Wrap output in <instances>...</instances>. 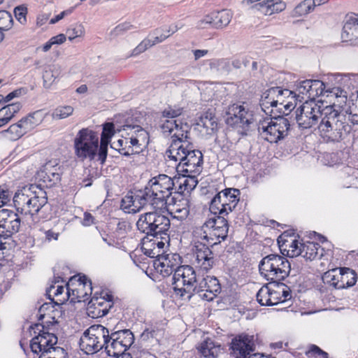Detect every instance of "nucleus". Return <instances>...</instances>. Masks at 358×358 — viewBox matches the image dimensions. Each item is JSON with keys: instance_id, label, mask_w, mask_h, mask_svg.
I'll use <instances>...</instances> for the list:
<instances>
[{"instance_id": "obj_1", "label": "nucleus", "mask_w": 358, "mask_h": 358, "mask_svg": "<svg viewBox=\"0 0 358 358\" xmlns=\"http://www.w3.org/2000/svg\"><path fill=\"white\" fill-rule=\"evenodd\" d=\"M168 159L176 163V170L178 176L173 178L175 185H178V190L175 193L182 194L193 190L198 184L197 176L202 171V152L195 150L184 153L178 157H171Z\"/></svg>"}, {"instance_id": "obj_2", "label": "nucleus", "mask_w": 358, "mask_h": 358, "mask_svg": "<svg viewBox=\"0 0 358 358\" xmlns=\"http://www.w3.org/2000/svg\"><path fill=\"white\" fill-rule=\"evenodd\" d=\"M290 124L288 119L272 117L263 109L252 111L248 118V131H257L259 136L271 143H278L287 136Z\"/></svg>"}, {"instance_id": "obj_3", "label": "nucleus", "mask_w": 358, "mask_h": 358, "mask_svg": "<svg viewBox=\"0 0 358 358\" xmlns=\"http://www.w3.org/2000/svg\"><path fill=\"white\" fill-rule=\"evenodd\" d=\"M159 127L164 135H171V142L166 152L167 159L178 157L193 150L194 145L190 141L189 127L187 124L178 122L175 119L161 118Z\"/></svg>"}, {"instance_id": "obj_4", "label": "nucleus", "mask_w": 358, "mask_h": 358, "mask_svg": "<svg viewBox=\"0 0 358 358\" xmlns=\"http://www.w3.org/2000/svg\"><path fill=\"white\" fill-rule=\"evenodd\" d=\"M318 126L320 136L327 142H338L341 141L351 130L345 113L338 111L334 106H327L324 110Z\"/></svg>"}, {"instance_id": "obj_5", "label": "nucleus", "mask_w": 358, "mask_h": 358, "mask_svg": "<svg viewBox=\"0 0 358 358\" xmlns=\"http://www.w3.org/2000/svg\"><path fill=\"white\" fill-rule=\"evenodd\" d=\"M225 216L217 214L208 218L201 227L194 231L195 236L206 241L211 247L225 240L229 231Z\"/></svg>"}, {"instance_id": "obj_6", "label": "nucleus", "mask_w": 358, "mask_h": 358, "mask_svg": "<svg viewBox=\"0 0 358 358\" xmlns=\"http://www.w3.org/2000/svg\"><path fill=\"white\" fill-rule=\"evenodd\" d=\"M259 270L261 275L269 282L282 281L289 275L291 265L287 258L271 254L260 261Z\"/></svg>"}, {"instance_id": "obj_7", "label": "nucleus", "mask_w": 358, "mask_h": 358, "mask_svg": "<svg viewBox=\"0 0 358 358\" xmlns=\"http://www.w3.org/2000/svg\"><path fill=\"white\" fill-rule=\"evenodd\" d=\"M174 187V178L166 174H159L149 180L145 187L153 201L152 209L162 210L166 206Z\"/></svg>"}, {"instance_id": "obj_8", "label": "nucleus", "mask_w": 358, "mask_h": 358, "mask_svg": "<svg viewBox=\"0 0 358 358\" xmlns=\"http://www.w3.org/2000/svg\"><path fill=\"white\" fill-rule=\"evenodd\" d=\"M153 210L139 215L136 222L138 230L146 235L169 234V218L160 213L159 210Z\"/></svg>"}, {"instance_id": "obj_9", "label": "nucleus", "mask_w": 358, "mask_h": 358, "mask_svg": "<svg viewBox=\"0 0 358 358\" xmlns=\"http://www.w3.org/2000/svg\"><path fill=\"white\" fill-rule=\"evenodd\" d=\"M99 136L89 129L78 131L74 139L75 155L81 161H92L98 157Z\"/></svg>"}, {"instance_id": "obj_10", "label": "nucleus", "mask_w": 358, "mask_h": 358, "mask_svg": "<svg viewBox=\"0 0 358 358\" xmlns=\"http://www.w3.org/2000/svg\"><path fill=\"white\" fill-rule=\"evenodd\" d=\"M108 336L107 328L101 324L92 325L80 337V348L87 355H93L102 349L106 351Z\"/></svg>"}, {"instance_id": "obj_11", "label": "nucleus", "mask_w": 358, "mask_h": 358, "mask_svg": "<svg viewBox=\"0 0 358 358\" xmlns=\"http://www.w3.org/2000/svg\"><path fill=\"white\" fill-rule=\"evenodd\" d=\"M197 280L193 267L189 265L181 266L175 271L173 276V285L176 294L181 297L187 295V299L189 300L194 296Z\"/></svg>"}, {"instance_id": "obj_12", "label": "nucleus", "mask_w": 358, "mask_h": 358, "mask_svg": "<svg viewBox=\"0 0 358 358\" xmlns=\"http://www.w3.org/2000/svg\"><path fill=\"white\" fill-rule=\"evenodd\" d=\"M324 285L334 289L353 287L358 279L357 274L348 267L335 268L324 272L322 277Z\"/></svg>"}, {"instance_id": "obj_13", "label": "nucleus", "mask_w": 358, "mask_h": 358, "mask_svg": "<svg viewBox=\"0 0 358 358\" xmlns=\"http://www.w3.org/2000/svg\"><path fill=\"white\" fill-rule=\"evenodd\" d=\"M240 194V190L236 188H226L219 192L210 201V211L213 215H227L236 207Z\"/></svg>"}, {"instance_id": "obj_14", "label": "nucleus", "mask_w": 358, "mask_h": 358, "mask_svg": "<svg viewBox=\"0 0 358 358\" xmlns=\"http://www.w3.org/2000/svg\"><path fill=\"white\" fill-rule=\"evenodd\" d=\"M29 331L30 334L34 336L30 342V348L35 354H42L57 343L55 334L45 331V327L39 323L31 325Z\"/></svg>"}, {"instance_id": "obj_15", "label": "nucleus", "mask_w": 358, "mask_h": 358, "mask_svg": "<svg viewBox=\"0 0 358 358\" xmlns=\"http://www.w3.org/2000/svg\"><path fill=\"white\" fill-rule=\"evenodd\" d=\"M134 341L133 333L129 329L117 331L110 334L106 344V352L108 356H115L125 352Z\"/></svg>"}, {"instance_id": "obj_16", "label": "nucleus", "mask_w": 358, "mask_h": 358, "mask_svg": "<svg viewBox=\"0 0 358 358\" xmlns=\"http://www.w3.org/2000/svg\"><path fill=\"white\" fill-rule=\"evenodd\" d=\"M322 113L320 106L315 101H306L296 110V120L299 128L310 129L315 126Z\"/></svg>"}, {"instance_id": "obj_17", "label": "nucleus", "mask_w": 358, "mask_h": 358, "mask_svg": "<svg viewBox=\"0 0 358 358\" xmlns=\"http://www.w3.org/2000/svg\"><path fill=\"white\" fill-rule=\"evenodd\" d=\"M152 199L145 187L124 196L121 201V208L128 213L139 212L145 206L152 208Z\"/></svg>"}, {"instance_id": "obj_18", "label": "nucleus", "mask_w": 358, "mask_h": 358, "mask_svg": "<svg viewBox=\"0 0 358 358\" xmlns=\"http://www.w3.org/2000/svg\"><path fill=\"white\" fill-rule=\"evenodd\" d=\"M210 245L198 238L192 248L193 262L194 266L203 271H208L215 264L214 254L210 249Z\"/></svg>"}, {"instance_id": "obj_19", "label": "nucleus", "mask_w": 358, "mask_h": 358, "mask_svg": "<svg viewBox=\"0 0 358 358\" xmlns=\"http://www.w3.org/2000/svg\"><path fill=\"white\" fill-rule=\"evenodd\" d=\"M21 220L18 215L13 210H0V238L6 240L18 232Z\"/></svg>"}, {"instance_id": "obj_20", "label": "nucleus", "mask_w": 358, "mask_h": 358, "mask_svg": "<svg viewBox=\"0 0 358 358\" xmlns=\"http://www.w3.org/2000/svg\"><path fill=\"white\" fill-rule=\"evenodd\" d=\"M221 292L219 280L213 276L207 275L198 280L194 290V296L198 295L203 300L210 301Z\"/></svg>"}, {"instance_id": "obj_21", "label": "nucleus", "mask_w": 358, "mask_h": 358, "mask_svg": "<svg viewBox=\"0 0 358 358\" xmlns=\"http://www.w3.org/2000/svg\"><path fill=\"white\" fill-rule=\"evenodd\" d=\"M168 210L173 219L182 221L189 213V201L182 194L175 193L168 200Z\"/></svg>"}, {"instance_id": "obj_22", "label": "nucleus", "mask_w": 358, "mask_h": 358, "mask_svg": "<svg viewBox=\"0 0 358 358\" xmlns=\"http://www.w3.org/2000/svg\"><path fill=\"white\" fill-rule=\"evenodd\" d=\"M278 243L281 253L289 257L299 256L301 254V244L299 236L294 233L283 232L278 238Z\"/></svg>"}, {"instance_id": "obj_23", "label": "nucleus", "mask_w": 358, "mask_h": 358, "mask_svg": "<svg viewBox=\"0 0 358 358\" xmlns=\"http://www.w3.org/2000/svg\"><path fill=\"white\" fill-rule=\"evenodd\" d=\"M181 257L178 254H163L155 262L156 269L164 276H169L180 267Z\"/></svg>"}, {"instance_id": "obj_24", "label": "nucleus", "mask_w": 358, "mask_h": 358, "mask_svg": "<svg viewBox=\"0 0 358 358\" xmlns=\"http://www.w3.org/2000/svg\"><path fill=\"white\" fill-rule=\"evenodd\" d=\"M113 296L106 294L103 296L93 297L88 304V315L93 318L106 315L113 306Z\"/></svg>"}, {"instance_id": "obj_25", "label": "nucleus", "mask_w": 358, "mask_h": 358, "mask_svg": "<svg viewBox=\"0 0 358 358\" xmlns=\"http://www.w3.org/2000/svg\"><path fill=\"white\" fill-rule=\"evenodd\" d=\"M226 122L228 125L236 129L242 135L246 134V111L243 106L234 104L229 108Z\"/></svg>"}, {"instance_id": "obj_26", "label": "nucleus", "mask_w": 358, "mask_h": 358, "mask_svg": "<svg viewBox=\"0 0 358 358\" xmlns=\"http://www.w3.org/2000/svg\"><path fill=\"white\" fill-rule=\"evenodd\" d=\"M124 131H128L127 136L131 138V144L136 147V152L138 153L147 146L149 142L148 131L139 125L126 124Z\"/></svg>"}, {"instance_id": "obj_27", "label": "nucleus", "mask_w": 358, "mask_h": 358, "mask_svg": "<svg viewBox=\"0 0 358 358\" xmlns=\"http://www.w3.org/2000/svg\"><path fill=\"white\" fill-rule=\"evenodd\" d=\"M268 289L270 292L269 299L271 305H277L285 302L292 298V291L287 285L281 281L270 282Z\"/></svg>"}, {"instance_id": "obj_28", "label": "nucleus", "mask_w": 358, "mask_h": 358, "mask_svg": "<svg viewBox=\"0 0 358 358\" xmlns=\"http://www.w3.org/2000/svg\"><path fill=\"white\" fill-rule=\"evenodd\" d=\"M31 199L27 203V210H23L22 214L36 215L47 203L48 198L45 191L36 185V189H33Z\"/></svg>"}, {"instance_id": "obj_29", "label": "nucleus", "mask_w": 358, "mask_h": 358, "mask_svg": "<svg viewBox=\"0 0 358 358\" xmlns=\"http://www.w3.org/2000/svg\"><path fill=\"white\" fill-rule=\"evenodd\" d=\"M343 42L358 43V14L347 16L341 33Z\"/></svg>"}, {"instance_id": "obj_30", "label": "nucleus", "mask_w": 358, "mask_h": 358, "mask_svg": "<svg viewBox=\"0 0 358 358\" xmlns=\"http://www.w3.org/2000/svg\"><path fill=\"white\" fill-rule=\"evenodd\" d=\"M231 17V13L228 10L214 12L206 15L203 20H201L199 26H202L203 24H208L214 28L222 29L229 24Z\"/></svg>"}, {"instance_id": "obj_31", "label": "nucleus", "mask_w": 358, "mask_h": 358, "mask_svg": "<svg viewBox=\"0 0 358 358\" xmlns=\"http://www.w3.org/2000/svg\"><path fill=\"white\" fill-rule=\"evenodd\" d=\"M164 324L163 322H157L145 329L141 334V338L143 341L147 342L149 345L154 347L160 343L164 338Z\"/></svg>"}, {"instance_id": "obj_32", "label": "nucleus", "mask_w": 358, "mask_h": 358, "mask_svg": "<svg viewBox=\"0 0 358 358\" xmlns=\"http://www.w3.org/2000/svg\"><path fill=\"white\" fill-rule=\"evenodd\" d=\"M34 189H36L35 184L25 185L17 189L13 196V202L17 212L22 213L23 210H27V203L31 199Z\"/></svg>"}, {"instance_id": "obj_33", "label": "nucleus", "mask_w": 358, "mask_h": 358, "mask_svg": "<svg viewBox=\"0 0 358 358\" xmlns=\"http://www.w3.org/2000/svg\"><path fill=\"white\" fill-rule=\"evenodd\" d=\"M280 94L288 96L291 94V90L282 89L280 87L268 89L266 92V95L262 100V106L268 108L269 106L277 107L278 103H283L282 96Z\"/></svg>"}, {"instance_id": "obj_34", "label": "nucleus", "mask_w": 358, "mask_h": 358, "mask_svg": "<svg viewBox=\"0 0 358 358\" xmlns=\"http://www.w3.org/2000/svg\"><path fill=\"white\" fill-rule=\"evenodd\" d=\"M286 7V3L282 0H264L252 6L265 15L281 13Z\"/></svg>"}, {"instance_id": "obj_35", "label": "nucleus", "mask_w": 358, "mask_h": 358, "mask_svg": "<svg viewBox=\"0 0 358 358\" xmlns=\"http://www.w3.org/2000/svg\"><path fill=\"white\" fill-rule=\"evenodd\" d=\"M301 251L303 258L309 260L320 259L324 255V249L318 243L306 241L301 244Z\"/></svg>"}, {"instance_id": "obj_36", "label": "nucleus", "mask_w": 358, "mask_h": 358, "mask_svg": "<svg viewBox=\"0 0 358 358\" xmlns=\"http://www.w3.org/2000/svg\"><path fill=\"white\" fill-rule=\"evenodd\" d=\"M45 118L42 110H37L22 118L20 122L25 134L41 124Z\"/></svg>"}, {"instance_id": "obj_37", "label": "nucleus", "mask_w": 358, "mask_h": 358, "mask_svg": "<svg viewBox=\"0 0 358 358\" xmlns=\"http://www.w3.org/2000/svg\"><path fill=\"white\" fill-rule=\"evenodd\" d=\"M58 299L54 301L50 299V301L44 303L38 309V320H43L44 318L54 320L55 317H59L61 311L58 309L60 305L63 303H57Z\"/></svg>"}, {"instance_id": "obj_38", "label": "nucleus", "mask_w": 358, "mask_h": 358, "mask_svg": "<svg viewBox=\"0 0 358 358\" xmlns=\"http://www.w3.org/2000/svg\"><path fill=\"white\" fill-rule=\"evenodd\" d=\"M222 350L221 345L212 338H206L199 348V352L206 358H216Z\"/></svg>"}, {"instance_id": "obj_39", "label": "nucleus", "mask_w": 358, "mask_h": 358, "mask_svg": "<svg viewBox=\"0 0 358 358\" xmlns=\"http://www.w3.org/2000/svg\"><path fill=\"white\" fill-rule=\"evenodd\" d=\"M197 125L202 127L207 135H213L217 130V118L211 112H206L201 115Z\"/></svg>"}, {"instance_id": "obj_40", "label": "nucleus", "mask_w": 358, "mask_h": 358, "mask_svg": "<svg viewBox=\"0 0 358 358\" xmlns=\"http://www.w3.org/2000/svg\"><path fill=\"white\" fill-rule=\"evenodd\" d=\"M231 354L236 358L246 357V334L235 336L230 345Z\"/></svg>"}, {"instance_id": "obj_41", "label": "nucleus", "mask_w": 358, "mask_h": 358, "mask_svg": "<svg viewBox=\"0 0 358 358\" xmlns=\"http://www.w3.org/2000/svg\"><path fill=\"white\" fill-rule=\"evenodd\" d=\"M131 138L127 136H122L117 141L111 143V148L117 150L120 155L124 156H129L136 152V147L131 144Z\"/></svg>"}, {"instance_id": "obj_42", "label": "nucleus", "mask_w": 358, "mask_h": 358, "mask_svg": "<svg viewBox=\"0 0 358 358\" xmlns=\"http://www.w3.org/2000/svg\"><path fill=\"white\" fill-rule=\"evenodd\" d=\"M22 108L20 102L8 104L0 109V121L1 124H7Z\"/></svg>"}, {"instance_id": "obj_43", "label": "nucleus", "mask_w": 358, "mask_h": 358, "mask_svg": "<svg viewBox=\"0 0 358 358\" xmlns=\"http://www.w3.org/2000/svg\"><path fill=\"white\" fill-rule=\"evenodd\" d=\"M62 69L59 65L52 64L47 66L43 73V84L48 88L61 75Z\"/></svg>"}, {"instance_id": "obj_44", "label": "nucleus", "mask_w": 358, "mask_h": 358, "mask_svg": "<svg viewBox=\"0 0 358 358\" xmlns=\"http://www.w3.org/2000/svg\"><path fill=\"white\" fill-rule=\"evenodd\" d=\"M78 287H76V297L84 299L92 291V282L86 275H79L78 278Z\"/></svg>"}, {"instance_id": "obj_45", "label": "nucleus", "mask_w": 358, "mask_h": 358, "mask_svg": "<svg viewBox=\"0 0 358 358\" xmlns=\"http://www.w3.org/2000/svg\"><path fill=\"white\" fill-rule=\"evenodd\" d=\"M311 82L308 101L315 102L316 98L324 95L325 92H331L329 89H327L325 84L320 80H311Z\"/></svg>"}, {"instance_id": "obj_46", "label": "nucleus", "mask_w": 358, "mask_h": 358, "mask_svg": "<svg viewBox=\"0 0 358 358\" xmlns=\"http://www.w3.org/2000/svg\"><path fill=\"white\" fill-rule=\"evenodd\" d=\"M314 0H304L299 3L292 10L293 17H301L310 13L315 8Z\"/></svg>"}, {"instance_id": "obj_47", "label": "nucleus", "mask_w": 358, "mask_h": 358, "mask_svg": "<svg viewBox=\"0 0 358 358\" xmlns=\"http://www.w3.org/2000/svg\"><path fill=\"white\" fill-rule=\"evenodd\" d=\"M209 66L213 72L217 73H227L230 70L229 63L225 59H212Z\"/></svg>"}, {"instance_id": "obj_48", "label": "nucleus", "mask_w": 358, "mask_h": 358, "mask_svg": "<svg viewBox=\"0 0 358 358\" xmlns=\"http://www.w3.org/2000/svg\"><path fill=\"white\" fill-rule=\"evenodd\" d=\"M156 248H157L155 244H154V240L152 237L150 239L147 238V240H143L142 250L146 256L151 258L158 259L162 254L157 253L158 251H157Z\"/></svg>"}, {"instance_id": "obj_49", "label": "nucleus", "mask_w": 358, "mask_h": 358, "mask_svg": "<svg viewBox=\"0 0 358 358\" xmlns=\"http://www.w3.org/2000/svg\"><path fill=\"white\" fill-rule=\"evenodd\" d=\"M153 238L157 253L164 254L165 248L168 247L170 241L169 234L147 235Z\"/></svg>"}, {"instance_id": "obj_50", "label": "nucleus", "mask_w": 358, "mask_h": 358, "mask_svg": "<svg viewBox=\"0 0 358 358\" xmlns=\"http://www.w3.org/2000/svg\"><path fill=\"white\" fill-rule=\"evenodd\" d=\"M67 353L64 348L52 345L40 355L39 358H66Z\"/></svg>"}, {"instance_id": "obj_51", "label": "nucleus", "mask_w": 358, "mask_h": 358, "mask_svg": "<svg viewBox=\"0 0 358 358\" xmlns=\"http://www.w3.org/2000/svg\"><path fill=\"white\" fill-rule=\"evenodd\" d=\"M76 276H74L70 279V281L66 285V292L64 295V296L61 299H58L57 303H64L66 301L70 299V297L72 296V298H71V302H75L76 300H78V301H80L82 299H78L76 297V287L73 288L71 286L73 285V282L74 280H76Z\"/></svg>"}, {"instance_id": "obj_52", "label": "nucleus", "mask_w": 358, "mask_h": 358, "mask_svg": "<svg viewBox=\"0 0 358 358\" xmlns=\"http://www.w3.org/2000/svg\"><path fill=\"white\" fill-rule=\"evenodd\" d=\"M257 302L261 306H272L270 298L268 285H263L255 294Z\"/></svg>"}, {"instance_id": "obj_53", "label": "nucleus", "mask_w": 358, "mask_h": 358, "mask_svg": "<svg viewBox=\"0 0 358 358\" xmlns=\"http://www.w3.org/2000/svg\"><path fill=\"white\" fill-rule=\"evenodd\" d=\"M111 136L101 134L100 145L98 148V160L103 164L106 161L108 152V145Z\"/></svg>"}, {"instance_id": "obj_54", "label": "nucleus", "mask_w": 358, "mask_h": 358, "mask_svg": "<svg viewBox=\"0 0 358 358\" xmlns=\"http://www.w3.org/2000/svg\"><path fill=\"white\" fill-rule=\"evenodd\" d=\"M304 353L307 358H329L328 353L315 344L309 345Z\"/></svg>"}, {"instance_id": "obj_55", "label": "nucleus", "mask_w": 358, "mask_h": 358, "mask_svg": "<svg viewBox=\"0 0 358 358\" xmlns=\"http://www.w3.org/2000/svg\"><path fill=\"white\" fill-rule=\"evenodd\" d=\"M4 131L8 134V138L14 141L19 139L25 134L20 121L16 124L10 125L8 129Z\"/></svg>"}, {"instance_id": "obj_56", "label": "nucleus", "mask_w": 358, "mask_h": 358, "mask_svg": "<svg viewBox=\"0 0 358 358\" xmlns=\"http://www.w3.org/2000/svg\"><path fill=\"white\" fill-rule=\"evenodd\" d=\"M73 113V108L71 106H60L56 108L52 112V116L54 119H64L71 115Z\"/></svg>"}, {"instance_id": "obj_57", "label": "nucleus", "mask_w": 358, "mask_h": 358, "mask_svg": "<svg viewBox=\"0 0 358 358\" xmlns=\"http://www.w3.org/2000/svg\"><path fill=\"white\" fill-rule=\"evenodd\" d=\"M165 30L164 29L163 27H159L157 29H155L152 31V33L150 34L149 36L152 37V38H150V42L152 45V46L162 43L164 41H165L167 38L169 37V35L165 34Z\"/></svg>"}, {"instance_id": "obj_58", "label": "nucleus", "mask_w": 358, "mask_h": 358, "mask_svg": "<svg viewBox=\"0 0 358 358\" xmlns=\"http://www.w3.org/2000/svg\"><path fill=\"white\" fill-rule=\"evenodd\" d=\"M13 17L11 14L6 10H0V29L7 31L13 26Z\"/></svg>"}, {"instance_id": "obj_59", "label": "nucleus", "mask_w": 358, "mask_h": 358, "mask_svg": "<svg viewBox=\"0 0 358 358\" xmlns=\"http://www.w3.org/2000/svg\"><path fill=\"white\" fill-rule=\"evenodd\" d=\"M280 94L282 96L283 103H278V106H281L286 110L291 111L292 110H293L296 106V94L291 91V94H289L288 96L282 95V94Z\"/></svg>"}, {"instance_id": "obj_60", "label": "nucleus", "mask_w": 358, "mask_h": 358, "mask_svg": "<svg viewBox=\"0 0 358 358\" xmlns=\"http://www.w3.org/2000/svg\"><path fill=\"white\" fill-rule=\"evenodd\" d=\"M40 176L43 177L44 182H50V185L57 183L60 180V176L58 173L52 172L47 168L41 171Z\"/></svg>"}, {"instance_id": "obj_61", "label": "nucleus", "mask_w": 358, "mask_h": 358, "mask_svg": "<svg viewBox=\"0 0 358 358\" xmlns=\"http://www.w3.org/2000/svg\"><path fill=\"white\" fill-rule=\"evenodd\" d=\"M85 34V28L82 24H76L66 31V34L69 41H72L78 37H81Z\"/></svg>"}, {"instance_id": "obj_62", "label": "nucleus", "mask_w": 358, "mask_h": 358, "mask_svg": "<svg viewBox=\"0 0 358 358\" xmlns=\"http://www.w3.org/2000/svg\"><path fill=\"white\" fill-rule=\"evenodd\" d=\"M261 345L262 342L257 336L255 338L254 336H248V357H252V355H256L257 352L255 351L257 350Z\"/></svg>"}, {"instance_id": "obj_63", "label": "nucleus", "mask_w": 358, "mask_h": 358, "mask_svg": "<svg viewBox=\"0 0 358 358\" xmlns=\"http://www.w3.org/2000/svg\"><path fill=\"white\" fill-rule=\"evenodd\" d=\"M13 198V192L6 185H0V207L8 204Z\"/></svg>"}, {"instance_id": "obj_64", "label": "nucleus", "mask_w": 358, "mask_h": 358, "mask_svg": "<svg viewBox=\"0 0 358 358\" xmlns=\"http://www.w3.org/2000/svg\"><path fill=\"white\" fill-rule=\"evenodd\" d=\"M182 108L168 107L162 112V118L175 119L182 113Z\"/></svg>"}]
</instances>
